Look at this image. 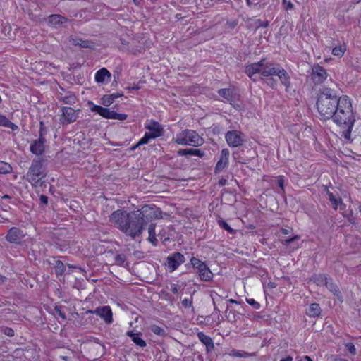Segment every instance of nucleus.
I'll return each instance as SVG.
<instances>
[{
  "label": "nucleus",
  "mask_w": 361,
  "mask_h": 361,
  "mask_svg": "<svg viewBox=\"0 0 361 361\" xmlns=\"http://www.w3.org/2000/svg\"><path fill=\"white\" fill-rule=\"evenodd\" d=\"M338 104V97L335 92L325 88L319 94L317 101V108L319 115L324 119L331 118Z\"/></svg>",
  "instance_id": "1"
},
{
  "label": "nucleus",
  "mask_w": 361,
  "mask_h": 361,
  "mask_svg": "<svg viewBox=\"0 0 361 361\" xmlns=\"http://www.w3.org/2000/svg\"><path fill=\"white\" fill-rule=\"evenodd\" d=\"M333 121L340 126H353L355 116L353 112L352 103L346 95L338 97V104L334 113Z\"/></svg>",
  "instance_id": "2"
},
{
  "label": "nucleus",
  "mask_w": 361,
  "mask_h": 361,
  "mask_svg": "<svg viewBox=\"0 0 361 361\" xmlns=\"http://www.w3.org/2000/svg\"><path fill=\"white\" fill-rule=\"evenodd\" d=\"M261 75L263 78L271 75L278 76L286 90L290 86V77L286 71L279 66H274L271 63H267L265 60H262Z\"/></svg>",
  "instance_id": "3"
},
{
  "label": "nucleus",
  "mask_w": 361,
  "mask_h": 361,
  "mask_svg": "<svg viewBox=\"0 0 361 361\" xmlns=\"http://www.w3.org/2000/svg\"><path fill=\"white\" fill-rule=\"evenodd\" d=\"M173 141L179 145L201 146L204 140L192 130H183L176 133Z\"/></svg>",
  "instance_id": "4"
},
{
  "label": "nucleus",
  "mask_w": 361,
  "mask_h": 361,
  "mask_svg": "<svg viewBox=\"0 0 361 361\" xmlns=\"http://www.w3.org/2000/svg\"><path fill=\"white\" fill-rule=\"evenodd\" d=\"M144 225L143 218L139 216L136 212H131L123 233L135 238L142 233Z\"/></svg>",
  "instance_id": "5"
},
{
  "label": "nucleus",
  "mask_w": 361,
  "mask_h": 361,
  "mask_svg": "<svg viewBox=\"0 0 361 361\" xmlns=\"http://www.w3.org/2000/svg\"><path fill=\"white\" fill-rule=\"evenodd\" d=\"M87 105L92 112L97 113L104 118L123 121L127 118V115L125 114H118L110 109L96 105L92 101H88Z\"/></svg>",
  "instance_id": "6"
},
{
  "label": "nucleus",
  "mask_w": 361,
  "mask_h": 361,
  "mask_svg": "<svg viewBox=\"0 0 361 361\" xmlns=\"http://www.w3.org/2000/svg\"><path fill=\"white\" fill-rule=\"evenodd\" d=\"M136 213L143 218L144 224L148 220L161 218V211L159 208L152 205H145L140 210L136 211Z\"/></svg>",
  "instance_id": "7"
},
{
  "label": "nucleus",
  "mask_w": 361,
  "mask_h": 361,
  "mask_svg": "<svg viewBox=\"0 0 361 361\" xmlns=\"http://www.w3.org/2000/svg\"><path fill=\"white\" fill-rule=\"evenodd\" d=\"M130 216V213L124 210H116L111 214L109 221L123 232Z\"/></svg>",
  "instance_id": "8"
},
{
  "label": "nucleus",
  "mask_w": 361,
  "mask_h": 361,
  "mask_svg": "<svg viewBox=\"0 0 361 361\" xmlns=\"http://www.w3.org/2000/svg\"><path fill=\"white\" fill-rule=\"evenodd\" d=\"M225 139L230 147H237L243 144L245 141V136L242 132L233 130H229L226 133Z\"/></svg>",
  "instance_id": "9"
},
{
  "label": "nucleus",
  "mask_w": 361,
  "mask_h": 361,
  "mask_svg": "<svg viewBox=\"0 0 361 361\" xmlns=\"http://www.w3.org/2000/svg\"><path fill=\"white\" fill-rule=\"evenodd\" d=\"M27 178L32 183H37L44 176L42 163L40 161H33L27 173Z\"/></svg>",
  "instance_id": "10"
},
{
  "label": "nucleus",
  "mask_w": 361,
  "mask_h": 361,
  "mask_svg": "<svg viewBox=\"0 0 361 361\" xmlns=\"http://www.w3.org/2000/svg\"><path fill=\"white\" fill-rule=\"evenodd\" d=\"M145 128L149 130L146 132L153 139L159 137L163 134V128L157 121L154 120H147L145 124Z\"/></svg>",
  "instance_id": "11"
},
{
  "label": "nucleus",
  "mask_w": 361,
  "mask_h": 361,
  "mask_svg": "<svg viewBox=\"0 0 361 361\" xmlns=\"http://www.w3.org/2000/svg\"><path fill=\"white\" fill-rule=\"evenodd\" d=\"M61 122L63 124H69L75 121L78 117V111L71 107H63Z\"/></svg>",
  "instance_id": "12"
},
{
  "label": "nucleus",
  "mask_w": 361,
  "mask_h": 361,
  "mask_svg": "<svg viewBox=\"0 0 361 361\" xmlns=\"http://www.w3.org/2000/svg\"><path fill=\"white\" fill-rule=\"evenodd\" d=\"M185 262V257L179 252H176L167 258V267L170 272L175 271Z\"/></svg>",
  "instance_id": "13"
},
{
  "label": "nucleus",
  "mask_w": 361,
  "mask_h": 361,
  "mask_svg": "<svg viewBox=\"0 0 361 361\" xmlns=\"http://www.w3.org/2000/svg\"><path fill=\"white\" fill-rule=\"evenodd\" d=\"M24 236L25 233L22 230L13 227L8 231L6 238L11 243H19Z\"/></svg>",
  "instance_id": "14"
},
{
  "label": "nucleus",
  "mask_w": 361,
  "mask_h": 361,
  "mask_svg": "<svg viewBox=\"0 0 361 361\" xmlns=\"http://www.w3.org/2000/svg\"><path fill=\"white\" fill-rule=\"evenodd\" d=\"M93 313L100 317L106 324H111L113 322L112 312L109 306L98 307Z\"/></svg>",
  "instance_id": "15"
},
{
  "label": "nucleus",
  "mask_w": 361,
  "mask_h": 361,
  "mask_svg": "<svg viewBox=\"0 0 361 361\" xmlns=\"http://www.w3.org/2000/svg\"><path fill=\"white\" fill-rule=\"evenodd\" d=\"M229 156L230 152L228 149L225 148L221 150L219 160L216 163L215 167V170L216 171H221L223 169L226 168V166L228 164Z\"/></svg>",
  "instance_id": "16"
},
{
  "label": "nucleus",
  "mask_w": 361,
  "mask_h": 361,
  "mask_svg": "<svg viewBox=\"0 0 361 361\" xmlns=\"http://www.w3.org/2000/svg\"><path fill=\"white\" fill-rule=\"evenodd\" d=\"M111 77V73L106 68H102L96 72L94 80L99 84L108 83Z\"/></svg>",
  "instance_id": "17"
},
{
  "label": "nucleus",
  "mask_w": 361,
  "mask_h": 361,
  "mask_svg": "<svg viewBox=\"0 0 361 361\" xmlns=\"http://www.w3.org/2000/svg\"><path fill=\"white\" fill-rule=\"evenodd\" d=\"M44 138L42 136L38 140H35L30 145V151L36 155L42 154L44 150Z\"/></svg>",
  "instance_id": "18"
},
{
  "label": "nucleus",
  "mask_w": 361,
  "mask_h": 361,
  "mask_svg": "<svg viewBox=\"0 0 361 361\" xmlns=\"http://www.w3.org/2000/svg\"><path fill=\"white\" fill-rule=\"evenodd\" d=\"M315 281L318 283V284L324 283V284L329 289V290L334 293V294H337L338 293V286L336 284L329 281L328 279L324 275L319 276L317 278L315 279Z\"/></svg>",
  "instance_id": "19"
},
{
  "label": "nucleus",
  "mask_w": 361,
  "mask_h": 361,
  "mask_svg": "<svg viewBox=\"0 0 361 361\" xmlns=\"http://www.w3.org/2000/svg\"><path fill=\"white\" fill-rule=\"evenodd\" d=\"M262 66V60L246 66L245 72L250 78H252L256 73H261Z\"/></svg>",
  "instance_id": "20"
},
{
  "label": "nucleus",
  "mask_w": 361,
  "mask_h": 361,
  "mask_svg": "<svg viewBox=\"0 0 361 361\" xmlns=\"http://www.w3.org/2000/svg\"><path fill=\"white\" fill-rule=\"evenodd\" d=\"M329 200L334 208V209H337L339 208L341 210H344L345 208V205L343 204L341 198L337 195H334L333 193L328 192Z\"/></svg>",
  "instance_id": "21"
},
{
  "label": "nucleus",
  "mask_w": 361,
  "mask_h": 361,
  "mask_svg": "<svg viewBox=\"0 0 361 361\" xmlns=\"http://www.w3.org/2000/svg\"><path fill=\"white\" fill-rule=\"evenodd\" d=\"M126 335L131 338L132 341L137 346L144 348L146 346V342L141 338L140 332L134 333L133 331H128Z\"/></svg>",
  "instance_id": "22"
},
{
  "label": "nucleus",
  "mask_w": 361,
  "mask_h": 361,
  "mask_svg": "<svg viewBox=\"0 0 361 361\" xmlns=\"http://www.w3.org/2000/svg\"><path fill=\"white\" fill-rule=\"evenodd\" d=\"M67 22V20L60 15H51L49 17L48 23L49 24L54 27H59L65 24Z\"/></svg>",
  "instance_id": "23"
},
{
  "label": "nucleus",
  "mask_w": 361,
  "mask_h": 361,
  "mask_svg": "<svg viewBox=\"0 0 361 361\" xmlns=\"http://www.w3.org/2000/svg\"><path fill=\"white\" fill-rule=\"evenodd\" d=\"M314 76L317 78V82H322L327 77V73L324 68L320 66H315L312 68Z\"/></svg>",
  "instance_id": "24"
},
{
  "label": "nucleus",
  "mask_w": 361,
  "mask_h": 361,
  "mask_svg": "<svg viewBox=\"0 0 361 361\" xmlns=\"http://www.w3.org/2000/svg\"><path fill=\"white\" fill-rule=\"evenodd\" d=\"M178 154L180 156H186V155H191V156H197L200 157H202L204 154V153L199 149H180L178 151Z\"/></svg>",
  "instance_id": "25"
},
{
  "label": "nucleus",
  "mask_w": 361,
  "mask_h": 361,
  "mask_svg": "<svg viewBox=\"0 0 361 361\" xmlns=\"http://www.w3.org/2000/svg\"><path fill=\"white\" fill-rule=\"evenodd\" d=\"M197 336H198V338L200 339V341L204 345H206L207 350H211L212 349L214 348V346L213 341L209 336L205 335L202 332L198 333Z\"/></svg>",
  "instance_id": "26"
},
{
  "label": "nucleus",
  "mask_w": 361,
  "mask_h": 361,
  "mask_svg": "<svg viewBox=\"0 0 361 361\" xmlns=\"http://www.w3.org/2000/svg\"><path fill=\"white\" fill-rule=\"evenodd\" d=\"M306 313L311 317H315L320 314L321 309L319 305L317 303L311 304L309 307L306 310Z\"/></svg>",
  "instance_id": "27"
},
{
  "label": "nucleus",
  "mask_w": 361,
  "mask_h": 361,
  "mask_svg": "<svg viewBox=\"0 0 361 361\" xmlns=\"http://www.w3.org/2000/svg\"><path fill=\"white\" fill-rule=\"evenodd\" d=\"M199 273L200 278L202 281H209L213 278V273L210 271L207 265L204 268L202 269Z\"/></svg>",
  "instance_id": "28"
},
{
  "label": "nucleus",
  "mask_w": 361,
  "mask_h": 361,
  "mask_svg": "<svg viewBox=\"0 0 361 361\" xmlns=\"http://www.w3.org/2000/svg\"><path fill=\"white\" fill-rule=\"evenodd\" d=\"M71 42L72 44L79 46L80 47L93 48L94 43L87 40H82L80 39H71Z\"/></svg>",
  "instance_id": "29"
},
{
  "label": "nucleus",
  "mask_w": 361,
  "mask_h": 361,
  "mask_svg": "<svg viewBox=\"0 0 361 361\" xmlns=\"http://www.w3.org/2000/svg\"><path fill=\"white\" fill-rule=\"evenodd\" d=\"M346 45L345 44H340L332 49L331 53L334 56L339 58L342 57L346 51Z\"/></svg>",
  "instance_id": "30"
},
{
  "label": "nucleus",
  "mask_w": 361,
  "mask_h": 361,
  "mask_svg": "<svg viewBox=\"0 0 361 361\" xmlns=\"http://www.w3.org/2000/svg\"><path fill=\"white\" fill-rule=\"evenodd\" d=\"M0 126L7 127L14 130L18 128L17 126L10 121L6 116L0 114Z\"/></svg>",
  "instance_id": "31"
},
{
  "label": "nucleus",
  "mask_w": 361,
  "mask_h": 361,
  "mask_svg": "<svg viewBox=\"0 0 361 361\" xmlns=\"http://www.w3.org/2000/svg\"><path fill=\"white\" fill-rule=\"evenodd\" d=\"M116 97V94L104 95L100 99V103L104 106H109Z\"/></svg>",
  "instance_id": "32"
},
{
  "label": "nucleus",
  "mask_w": 361,
  "mask_h": 361,
  "mask_svg": "<svg viewBox=\"0 0 361 361\" xmlns=\"http://www.w3.org/2000/svg\"><path fill=\"white\" fill-rule=\"evenodd\" d=\"M148 240L152 243L154 245H157V240L155 236V225L154 224H150L148 228Z\"/></svg>",
  "instance_id": "33"
},
{
  "label": "nucleus",
  "mask_w": 361,
  "mask_h": 361,
  "mask_svg": "<svg viewBox=\"0 0 361 361\" xmlns=\"http://www.w3.org/2000/svg\"><path fill=\"white\" fill-rule=\"evenodd\" d=\"M190 262H191V264L192 265V267L194 268H196L198 270V271H201L202 269L204 268L207 266L205 262H204L195 257H192L190 259Z\"/></svg>",
  "instance_id": "34"
},
{
  "label": "nucleus",
  "mask_w": 361,
  "mask_h": 361,
  "mask_svg": "<svg viewBox=\"0 0 361 361\" xmlns=\"http://www.w3.org/2000/svg\"><path fill=\"white\" fill-rule=\"evenodd\" d=\"M149 329L156 335L159 336H164L166 335L165 330L155 324L151 325Z\"/></svg>",
  "instance_id": "35"
},
{
  "label": "nucleus",
  "mask_w": 361,
  "mask_h": 361,
  "mask_svg": "<svg viewBox=\"0 0 361 361\" xmlns=\"http://www.w3.org/2000/svg\"><path fill=\"white\" fill-rule=\"evenodd\" d=\"M11 165L4 161H0V173H8L11 171Z\"/></svg>",
  "instance_id": "36"
},
{
  "label": "nucleus",
  "mask_w": 361,
  "mask_h": 361,
  "mask_svg": "<svg viewBox=\"0 0 361 361\" xmlns=\"http://www.w3.org/2000/svg\"><path fill=\"white\" fill-rule=\"evenodd\" d=\"M219 94L220 96L224 97L228 101L231 100V97L232 95V92L228 89H221L219 90Z\"/></svg>",
  "instance_id": "37"
},
{
  "label": "nucleus",
  "mask_w": 361,
  "mask_h": 361,
  "mask_svg": "<svg viewBox=\"0 0 361 361\" xmlns=\"http://www.w3.org/2000/svg\"><path fill=\"white\" fill-rule=\"evenodd\" d=\"M219 225L224 228V230L227 231L230 233H233L234 230L224 220L220 219L218 221Z\"/></svg>",
  "instance_id": "38"
},
{
  "label": "nucleus",
  "mask_w": 361,
  "mask_h": 361,
  "mask_svg": "<svg viewBox=\"0 0 361 361\" xmlns=\"http://www.w3.org/2000/svg\"><path fill=\"white\" fill-rule=\"evenodd\" d=\"M230 355L236 357H247L249 354L246 352H241L238 350H232L230 353Z\"/></svg>",
  "instance_id": "39"
},
{
  "label": "nucleus",
  "mask_w": 361,
  "mask_h": 361,
  "mask_svg": "<svg viewBox=\"0 0 361 361\" xmlns=\"http://www.w3.org/2000/svg\"><path fill=\"white\" fill-rule=\"evenodd\" d=\"M153 139L147 133H145L144 136L138 141L137 143V146H140L142 145L147 144L150 140Z\"/></svg>",
  "instance_id": "40"
},
{
  "label": "nucleus",
  "mask_w": 361,
  "mask_h": 361,
  "mask_svg": "<svg viewBox=\"0 0 361 361\" xmlns=\"http://www.w3.org/2000/svg\"><path fill=\"white\" fill-rule=\"evenodd\" d=\"M344 128H346V130H343V136L346 139V140H350V135H351V130H352V128L353 126H343Z\"/></svg>",
  "instance_id": "41"
},
{
  "label": "nucleus",
  "mask_w": 361,
  "mask_h": 361,
  "mask_svg": "<svg viewBox=\"0 0 361 361\" xmlns=\"http://www.w3.org/2000/svg\"><path fill=\"white\" fill-rule=\"evenodd\" d=\"M247 302L252 305L255 309L258 310L260 307V305L259 302L255 301L253 298H247L246 300Z\"/></svg>",
  "instance_id": "42"
},
{
  "label": "nucleus",
  "mask_w": 361,
  "mask_h": 361,
  "mask_svg": "<svg viewBox=\"0 0 361 361\" xmlns=\"http://www.w3.org/2000/svg\"><path fill=\"white\" fill-rule=\"evenodd\" d=\"M346 348L353 355H355L356 353V348L355 345L352 343H348L346 345Z\"/></svg>",
  "instance_id": "43"
},
{
  "label": "nucleus",
  "mask_w": 361,
  "mask_h": 361,
  "mask_svg": "<svg viewBox=\"0 0 361 361\" xmlns=\"http://www.w3.org/2000/svg\"><path fill=\"white\" fill-rule=\"evenodd\" d=\"M300 238V236L299 235H295L293 236V238H288V239H286L284 240H283L282 243L285 245H289L290 243L293 242L294 240H297V239H299Z\"/></svg>",
  "instance_id": "44"
},
{
  "label": "nucleus",
  "mask_w": 361,
  "mask_h": 361,
  "mask_svg": "<svg viewBox=\"0 0 361 361\" xmlns=\"http://www.w3.org/2000/svg\"><path fill=\"white\" fill-rule=\"evenodd\" d=\"M283 5L286 11L291 10L293 7V4L287 0L283 1Z\"/></svg>",
  "instance_id": "45"
},
{
  "label": "nucleus",
  "mask_w": 361,
  "mask_h": 361,
  "mask_svg": "<svg viewBox=\"0 0 361 361\" xmlns=\"http://www.w3.org/2000/svg\"><path fill=\"white\" fill-rule=\"evenodd\" d=\"M182 305L185 308L190 307L192 306V300L188 298H185L182 300Z\"/></svg>",
  "instance_id": "46"
},
{
  "label": "nucleus",
  "mask_w": 361,
  "mask_h": 361,
  "mask_svg": "<svg viewBox=\"0 0 361 361\" xmlns=\"http://www.w3.org/2000/svg\"><path fill=\"white\" fill-rule=\"evenodd\" d=\"M63 102L66 104H72L75 102V97L73 96H69L63 99Z\"/></svg>",
  "instance_id": "47"
},
{
  "label": "nucleus",
  "mask_w": 361,
  "mask_h": 361,
  "mask_svg": "<svg viewBox=\"0 0 361 361\" xmlns=\"http://www.w3.org/2000/svg\"><path fill=\"white\" fill-rule=\"evenodd\" d=\"M283 183H284V179L283 177L279 176L277 179V184L280 187V188L283 190Z\"/></svg>",
  "instance_id": "48"
},
{
  "label": "nucleus",
  "mask_w": 361,
  "mask_h": 361,
  "mask_svg": "<svg viewBox=\"0 0 361 361\" xmlns=\"http://www.w3.org/2000/svg\"><path fill=\"white\" fill-rule=\"evenodd\" d=\"M4 334L8 336H13L14 335V331L11 328H6L4 329Z\"/></svg>",
  "instance_id": "49"
},
{
  "label": "nucleus",
  "mask_w": 361,
  "mask_h": 361,
  "mask_svg": "<svg viewBox=\"0 0 361 361\" xmlns=\"http://www.w3.org/2000/svg\"><path fill=\"white\" fill-rule=\"evenodd\" d=\"M171 290L174 294L178 293V286H177L176 284H172V285H171Z\"/></svg>",
  "instance_id": "50"
},
{
  "label": "nucleus",
  "mask_w": 361,
  "mask_h": 361,
  "mask_svg": "<svg viewBox=\"0 0 361 361\" xmlns=\"http://www.w3.org/2000/svg\"><path fill=\"white\" fill-rule=\"evenodd\" d=\"M40 200H41V202L44 204H47V202H48V198H47V197H46L44 195H41Z\"/></svg>",
  "instance_id": "51"
},
{
  "label": "nucleus",
  "mask_w": 361,
  "mask_h": 361,
  "mask_svg": "<svg viewBox=\"0 0 361 361\" xmlns=\"http://www.w3.org/2000/svg\"><path fill=\"white\" fill-rule=\"evenodd\" d=\"M281 361H293V357L290 356H288L282 360Z\"/></svg>",
  "instance_id": "52"
},
{
  "label": "nucleus",
  "mask_w": 361,
  "mask_h": 361,
  "mask_svg": "<svg viewBox=\"0 0 361 361\" xmlns=\"http://www.w3.org/2000/svg\"><path fill=\"white\" fill-rule=\"evenodd\" d=\"M300 361H312L310 357L305 356L303 359H302Z\"/></svg>",
  "instance_id": "53"
},
{
  "label": "nucleus",
  "mask_w": 361,
  "mask_h": 361,
  "mask_svg": "<svg viewBox=\"0 0 361 361\" xmlns=\"http://www.w3.org/2000/svg\"><path fill=\"white\" fill-rule=\"evenodd\" d=\"M334 361H348L345 359L341 358V357H336Z\"/></svg>",
  "instance_id": "54"
},
{
  "label": "nucleus",
  "mask_w": 361,
  "mask_h": 361,
  "mask_svg": "<svg viewBox=\"0 0 361 361\" xmlns=\"http://www.w3.org/2000/svg\"><path fill=\"white\" fill-rule=\"evenodd\" d=\"M228 302H230V303H232V304H237L238 303V302L235 300H234V299H229L228 300Z\"/></svg>",
  "instance_id": "55"
},
{
  "label": "nucleus",
  "mask_w": 361,
  "mask_h": 361,
  "mask_svg": "<svg viewBox=\"0 0 361 361\" xmlns=\"http://www.w3.org/2000/svg\"><path fill=\"white\" fill-rule=\"evenodd\" d=\"M4 281H5V277L0 274V283H4Z\"/></svg>",
  "instance_id": "56"
},
{
  "label": "nucleus",
  "mask_w": 361,
  "mask_h": 361,
  "mask_svg": "<svg viewBox=\"0 0 361 361\" xmlns=\"http://www.w3.org/2000/svg\"><path fill=\"white\" fill-rule=\"evenodd\" d=\"M281 231L284 235H287L288 233V230L285 228H283Z\"/></svg>",
  "instance_id": "57"
},
{
  "label": "nucleus",
  "mask_w": 361,
  "mask_h": 361,
  "mask_svg": "<svg viewBox=\"0 0 361 361\" xmlns=\"http://www.w3.org/2000/svg\"><path fill=\"white\" fill-rule=\"evenodd\" d=\"M135 4L137 5H140L141 4V0H133Z\"/></svg>",
  "instance_id": "58"
},
{
  "label": "nucleus",
  "mask_w": 361,
  "mask_h": 361,
  "mask_svg": "<svg viewBox=\"0 0 361 361\" xmlns=\"http://www.w3.org/2000/svg\"><path fill=\"white\" fill-rule=\"evenodd\" d=\"M246 2H247V4L248 6H251L252 3H251L250 0H246Z\"/></svg>",
  "instance_id": "59"
},
{
  "label": "nucleus",
  "mask_w": 361,
  "mask_h": 361,
  "mask_svg": "<svg viewBox=\"0 0 361 361\" xmlns=\"http://www.w3.org/2000/svg\"><path fill=\"white\" fill-rule=\"evenodd\" d=\"M140 87L137 85L131 87L132 90H138Z\"/></svg>",
  "instance_id": "60"
},
{
  "label": "nucleus",
  "mask_w": 361,
  "mask_h": 361,
  "mask_svg": "<svg viewBox=\"0 0 361 361\" xmlns=\"http://www.w3.org/2000/svg\"><path fill=\"white\" fill-rule=\"evenodd\" d=\"M139 146H137V144L131 147L132 150H135L136 148H137Z\"/></svg>",
  "instance_id": "61"
},
{
  "label": "nucleus",
  "mask_w": 361,
  "mask_h": 361,
  "mask_svg": "<svg viewBox=\"0 0 361 361\" xmlns=\"http://www.w3.org/2000/svg\"><path fill=\"white\" fill-rule=\"evenodd\" d=\"M62 359L66 360V361H68V357H62Z\"/></svg>",
  "instance_id": "62"
},
{
  "label": "nucleus",
  "mask_w": 361,
  "mask_h": 361,
  "mask_svg": "<svg viewBox=\"0 0 361 361\" xmlns=\"http://www.w3.org/2000/svg\"><path fill=\"white\" fill-rule=\"evenodd\" d=\"M264 26H267L268 25V23L267 22L266 23H264Z\"/></svg>",
  "instance_id": "63"
},
{
  "label": "nucleus",
  "mask_w": 361,
  "mask_h": 361,
  "mask_svg": "<svg viewBox=\"0 0 361 361\" xmlns=\"http://www.w3.org/2000/svg\"><path fill=\"white\" fill-rule=\"evenodd\" d=\"M264 26H267L268 25V23L267 22L266 23H264Z\"/></svg>",
  "instance_id": "64"
}]
</instances>
